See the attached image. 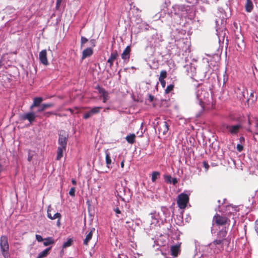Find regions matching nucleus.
I'll use <instances>...</instances> for the list:
<instances>
[{
	"label": "nucleus",
	"instance_id": "6e6552de",
	"mask_svg": "<svg viewBox=\"0 0 258 258\" xmlns=\"http://www.w3.org/2000/svg\"><path fill=\"white\" fill-rule=\"evenodd\" d=\"M163 40L162 36L160 34L155 33L153 34L150 40V45L152 46H156Z\"/></svg>",
	"mask_w": 258,
	"mask_h": 258
},
{
	"label": "nucleus",
	"instance_id": "864d4df0",
	"mask_svg": "<svg viewBox=\"0 0 258 258\" xmlns=\"http://www.w3.org/2000/svg\"><path fill=\"white\" fill-rule=\"evenodd\" d=\"M171 183H173V185H175L177 183V178H172Z\"/></svg>",
	"mask_w": 258,
	"mask_h": 258
},
{
	"label": "nucleus",
	"instance_id": "bb28decb",
	"mask_svg": "<svg viewBox=\"0 0 258 258\" xmlns=\"http://www.w3.org/2000/svg\"><path fill=\"white\" fill-rule=\"evenodd\" d=\"M136 135L134 134H130L127 135L125 139L126 141L130 144H133L135 142Z\"/></svg>",
	"mask_w": 258,
	"mask_h": 258
},
{
	"label": "nucleus",
	"instance_id": "c9c22d12",
	"mask_svg": "<svg viewBox=\"0 0 258 258\" xmlns=\"http://www.w3.org/2000/svg\"><path fill=\"white\" fill-rule=\"evenodd\" d=\"M166 72L165 71H162L160 72V76L159 78V80H164V79L166 77Z\"/></svg>",
	"mask_w": 258,
	"mask_h": 258
},
{
	"label": "nucleus",
	"instance_id": "e2e57ef3",
	"mask_svg": "<svg viewBox=\"0 0 258 258\" xmlns=\"http://www.w3.org/2000/svg\"><path fill=\"white\" fill-rule=\"evenodd\" d=\"M60 224V219H58L57 221V225L58 226H59Z\"/></svg>",
	"mask_w": 258,
	"mask_h": 258
},
{
	"label": "nucleus",
	"instance_id": "052dcab7",
	"mask_svg": "<svg viewBox=\"0 0 258 258\" xmlns=\"http://www.w3.org/2000/svg\"><path fill=\"white\" fill-rule=\"evenodd\" d=\"M47 217L48 218H49L50 219H52V215H51V213H47Z\"/></svg>",
	"mask_w": 258,
	"mask_h": 258
},
{
	"label": "nucleus",
	"instance_id": "4468645a",
	"mask_svg": "<svg viewBox=\"0 0 258 258\" xmlns=\"http://www.w3.org/2000/svg\"><path fill=\"white\" fill-rule=\"evenodd\" d=\"M43 100V98L41 97H35L33 98V101L32 104L30 106V109H32L35 107H40V104Z\"/></svg>",
	"mask_w": 258,
	"mask_h": 258
},
{
	"label": "nucleus",
	"instance_id": "aec40b11",
	"mask_svg": "<svg viewBox=\"0 0 258 258\" xmlns=\"http://www.w3.org/2000/svg\"><path fill=\"white\" fill-rule=\"evenodd\" d=\"M94 231H95V228H93L90 230L89 233L86 235V236L83 241V244L84 245H87L88 244V242L92 238L93 232Z\"/></svg>",
	"mask_w": 258,
	"mask_h": 258
},
{
	"label": "nucleus",
	"instance_id": "393cba45",
	"mask_svg": "<svg viewBox=\"0 0 258 258\" xmlns=\"http://www.w3.org/2000/svg\"><path fill=\"white\" fill-rule=\"evenodd\" d=\"M50 249L51 247L46 248L45 249H44V250H43L38 254L37 258H43L46 256L48 254L49 251L50 250Z\"/></svg>",
	"mask_w": 258,
	"mask_h": 258
},
{
	"label": "nucleus",
	"instance_id": "cd10ccee",
	"mask_svg": "<svg viewBox=\"0 0 258 258\" xmlns=\"http://www.w3.org/2000/svg\"><path fill=\"white\" fill-rule=\"evenodd\" d=\"M53 239L51 237L45 238L43 240V245L45 246L54 243Z\"/></svg>",
	"mask_w": 258,
	"mask_h": 258
},
{
	"label": "nucleus",
	"instance_id": "680f3d73",
	"mask_svg": "<svg viewBox=\"0 0 258 258\" xmlns=\"http://www.w3.org/2000/svg\"><path fill=\"white\" fill-rule=\"evenodd\" d=\"M141 223V221L140 220H138L136 222V224L137 225H140Z\"/></svg>",
	"mask_w": 258,
	"mask_h": 258
},
{
	"label": "nucleus",
	"instance_id": "f03ea898",
	"mask_svg": "<svg viewBox=\"0 0 258 258\" xmlns=\"http://www.w3.org/2000/svg\"><path fill=\"white\" fill-rule=\"evenodd\" d=\"M189 202L188 195L181 193L178 196L177 199V204L178 207L181 209H184L187 206V204Z\"/></svg>",
	"mask_w": 258,
	"mask_h": 258
},
{
	"label": "nucleus",
	"instance_id": "f704fd0d",
	"mask_svg": "<svg viewBox=\"0 0 258 258\" xmlns=\"http://www.w3.org/2000/svg\"><path fill=\"white\" fill-rule=\"evenodd\" d=\"M216 31H217V35L219 38V41H220L221 40L220 38L224 37L225 33V32H223V31H222L220 32V31L218 29H216Z\"/></svg>",
	"mask_w": 258,
	"mask_h": 258
},
{
	"label": "nucleus",
	"instance_id": "0eeeda50",
	"mask_svg": "<svg viewBox=\"0 0 258 258\" xmlns=\"http://www.w3.org/2000/svg\"><path fill=\"white\" fill-rule=\"evenodd\" d=\"M184 68L187 75L190 76L191 78H193V77L196 74V67L195 64L192 63H189L185 65Z\"/></svg>",
	"mask_w": 258,
	"mask_h": 258
},
{
	"label": "nucleus",
	"instance_id": "5fc2aeb1",
	"mask_svg": "<svg viewBox=\"0 0 258 258\" xmlns=\"http://www.w3.org/2000/svg\"><path fill=\"white\" fill-rule=\"evenodd\" d=\"M254 228L256 232H258V220H256L255 222Z\"/></svg>",
	"mask_w": 258,
	"mask_h": 258
},
{
	"label": "nucleus",
	"instance_id": "39448f33",
	"mask_svg": "<svg viewBox=\"0 0 258 258\" xmlns=\"http://www.w3.org/2000/svg\"><path fill=\"white\" fill-rule=\"evenodd\" d=\"M151 218V227H153L156 226L160 221L162 222V218L159 215V211L157 212L156 211L151 212L150 214Z\"/></svg>",
	"mask_w": 258,
	"mask_h": 258
},
{
	"label": "nucleus",
	"instance_id": "3c124183",
	"mask_svg": "<svg viewBox=\"0 0 258 258\" xmlns=\"http://www.w3.org/2000/svg\"><path fill=\"white\" fill-rule=\"evenodd\" d=\"M50 114H54V115H56V114L55 112H53V111L47 112H45V113H44V115H45V116H46V117L49 116V115H50Z\"/></svg>",
	"mask_w": 258,
	"mask_h": 258
},
{
	"label": "nucleus",
	"instance_id": "b1692460",
	"mask_svg": "<svg viewBox=\"0 0 258 258\" xmlns=\"http://www.w3.org/2000/svg\"><path fill=\"white\" fill-rule=\"evenodd\" d=\"M185 42L184 41V40H180L178 42V43L177 45L179 46V47L180 49H182V51H184L185 52H186L187 50H188L189 48V45L188 44H185V45L182 46L181 45L183 44H184Z\"/></svg>",
	"mask_w": 258,
	"mask_h": 258
},
{
	"label": "nucleus",
	"instance_id": "72a5a7b5",
	"mask_svg": "<svg viewBox=\"0 0 258 258\" xmlns=\"http://www.w3.org/2000/svg\"><path fill=\"white\" fill-rule=\"evenodd\" d=\"M164 179L165 181L167 183H171V176L170 175H164Z\"/></svg>",
	"mask_w": 258,
	"mask_h": 258
},
{
	"label": "nucleus",
	"instance_id": "dca6fc26",
	"mask_svg": "<svg viewBox=\"0 0 258 258\" xmlns=\"http://www.w3.org/2000/svg\"><path fill=\"white\" fill-rule=\"evenodd\" d=\"M180 244H178L171 246L170 250L172 255L176 256L178 255L180 251Z\"/></svg>",
	"mask_w": 258,
	"mask_h": 258
},
{
	"label": "nucleus",
	"instance_id": "13d9d810",
	"mask_svg": "<svg viewBox=\"0 0 258 258\" xmlns=\"http://www.w3.org/2000/svg\"><path fill=\"white\" fill-rule=\"evenodd\" d=\"M154 96H153V95H152L150 94V95H149V99H149V101H150V102H152V101H153V99H154Z\"/></svg>",
	"mask_w": 258,
	"mask_h": 258
},
{
	"label": "nucleus",
	"instance_id": "f3484780",
	"mask_svg": "<svg viewBox=\"0 0 258 258\" xmlns=\"http://www.w3.org/2000/svg\"><path fill=\"white\" fill-rule=\"evenodd\" d=\"M93 54V50L91 48H87L82 52V59H84L87 57L91 56Z\"/></svg>",
	"mask_w": 258,
	"mask_h": 258
},
{
	"label": "nucleus",
	"instance_id": "ddd939ff",
	"mask_svg": "<svg viewBox=\"0 0 258 258\" xmlns=\"http://www.w3.org/2000/svg\"><path fill=\"white\" fill-rule=\"evenodd\" d=\"M131 47L127 46L121 54V58L124 62L128 61L130 57Z\"/></svg>",
	"mask_w": 258,
	"mask_h": 258
},
{
	"label": "nucleus",
	"instance_id": "20e7f679",
	"mask_svg": "<svg viewBox=\"0 0 258 258\" xmlns=\"http://www.w3.org/2000/svg\"><path fill=\"white\" fill-rule=\"evenodd\" d=\"M223 127L225 128L228 133L232 135H236L238 133L239 130L241 128L242 125L240 124L235 125L224 124Z\"/></svg>",
	"mask_w": 258,
	"mask_h": 258
},
{
	"label": "nucleus",
	"instance_id": "58836bf2",
	"mask_svg": "<svg viewBox=\"0 0 258 258\" xmlns=\"http://www.w3.org/2000/svg\"><path fill=\"white\" fill-rule=\"evenodd\" d=\"M61 215L59 213H55L53 216H52V219L51 220H54L55 219H61Z\"/></svg>",
	"mask_w": 258,
	"mask_h": 258
},
{
	"label": "nucleus",
	"instance_id": "423d86ee",
	"mask_svg": "<svg viewBox=\"0 0 258 258\" xmlns=\"http://www.w3.org/2000/svg\"><path fill=\"white\" fill-rule=\"evenodd\" d=\"M0 246L1 250L3 252V254L5 257L6 253L9 250V244L7 236L3 235L1 236Z\"/></svg>",
	"mask_w": 258,
	"mask_h": 258
},
{
	"label": "nucleus",
	"instance_id": "1a4fd4ad",
	"mask_svg": "<svg viewBox=\"0 0 258 258\" xmlns=\"http://www.w3.org/2000/svg\"><path fill=\"white\" fill-rule=\"evenodd\" d=\"M163 218L162 219V223L168 220L171 217V212L170 209L166 207H162L160 209Z\"/></svg>",
	"mask_w": 258,
	"mask_h": 258
},
{
	"label": "nucleus",
	"instance_id": "bf43d9fd",
	"mask_svg": "<svg viewBox=\"0 0 258 258\" xmlns=\"http://www.w3.org/2000/svg\"><path fill=\"white\" fill-rule=\"evenodd\" d=\"M52 210V209L51 206H49L47 208V213H50Z\"/></svg>",
	"mask_w": 258,
	"mask_h": 258
},
{
	"label": "nucleus",
	"instance_id": "de8ad7c7",
	"mask_svg": "<svg viewBox=\"0 0 258 258\" xmlns=\"http://www.w3.org/2000/svg\"><path fill=\"white\" fill-rule=\"evenodd\" d=\"M35 237H36V239L38 242H42L44 240V239L42 238V237L40 235L36 234Z\"/></svg>",
	"mask_w": 258,
	"mask_h": 258
},
{
	"label": "nucleus",
	"instance_id": "9b49d317",
	"mask_svg": "<svg viewBox=\"0 0 258 258\" xmlns=\"http://www.w3.org/2000/svg\"><path fill=\"white\" fill-rule=\"evenodd\" d=\"M39 60L43 64L47 66L48 64L47 58V52L45 49L41 50L39 54Z\"/></svg>",
	"mask_w": 258,
	"mask_h": 258
},
{
	"label": "nucleus",
	"instance_id": "473e14b6",
	"mask_svg": "<svg viewBox=\"0 0 258 258\" xmlns=\"http://www.w3.org/2000/svg\"><path fill=\"white\" fill-rule=\"evenodd\" d=\"M73 242V240L72 238L69 239L67 241L64 242L62 245L63 248H66L70 246Z\"/></svg>",
	"mask_w": 258,
	"mask_h": 258
},
{
	"label": "nucleus",
	"instance_id": "e433bc0d",
	"mask_svg": "<svg viewBox=\"0 0 258 258\" xmlns=\"http://www.w3.org/2000/svg\"><path fill=\"white\" fill-rule=\"evenodd\" d=\"M211 249V252L213 253H218V252L220 250L221 248L219 247L218 246H214L213 248L210 247Z\"/></svg>",
	"mask_w": 258,
	"mask_h": 258
},
{
	"label": "nucleus",
	"instance_id": "8fccbe9b",
	"mask_svg": "<svg viewBox=\"0 0 258 258\" xmlns=\"http://www.w3.org/2000/svg\"><path fill=\"white\" fill-rule=\"evenodd\" d=\"M203 165L205 167L206 170H207L209 168V165L208 163L206 161H204L203 162Z\"/></svg>",
	"mask_w": 258,
	"mask_h": 258
},
{
	"label": "nucleus",
	"instance_id": "c03bdc74",
	"mask_svg": "<svg viewBox=\"0 0 258 258\" xmlns=\"http://www.w3.org/2000/svg\"><path fill=\"white\" fill-rule=\"evenodd\" d=\"M92 114L91 113H90V110L85 112V114H84V119H88V118L90 117L91 116H92Z\"/></svg>",
	"mask_w": 258,
	"mask_h": 258
},
{
	"label": "nucleus",
	"instance_id": "4c0bfd02",
	"mask_svg": "<svg viewBox=\"0 0 258 258\" xmlns=\"http://www.w3.org/2000/svg\"><path fill=\"white\" fill-rule=\"evenodd\" d=\"M103 97V102L105 103L109 99V97L108 92H106L102 95Z\"/></svg>",
	"mask_w": 258,
	"mask_h": 258
},
{
	"label": "nucleus",
	"instance_id": "79ce46f5",
	"mask_svg": "<svg viewBox=\"0 0 258 258\" xmlns=\"http://www.w3.org/2000/svg\"><path fill=\"white\" fill-rule=\"evenodd\" d=\"M252 134L254 140L258 143V130H256Z\"/></svg>",
	"mask_w": 258,
	"mask_h": 258
},
{
	"label": "nucleus",
	"instance_id": "412c9836",
	"mask_svg": "<svg viewBox=\"0 0 258 258\" xmlns=\"http://www.w3.org/2000/svg\"><path fill=\"white\" fill-rule=\"evenodd\" d=\"M53 103H44L41 104L37 110V112H41L48 108L53 106Z\"/></svg>",
	"mask_w": 258,
	"mask_h": 258
},
{
	"label": "nucleus",
	"instance_id": "4be33fe9",
	"mask_svg": "<svg viewBox=\"0 0 258 258\" xmlns=\"http://www.w3.org/2000/svg\"><path fill=\"white\" fill-rule=\"evenodd\" d=\"M66 148L58 147L57 150L56 160H59L63 156V153L66 151Z\"/></svg>",
	"mask_w": 258,
	"mask_h": 258
},
{
	"label": "nucleus",
	"instance_id": "a18cd8bd",
	"mask_svg": "<svg viewBox=\"0 0 258 258\" xmlns=\"http://www.w3.org/2000/svg\"><path fill=\"white\" fill-rule=\"evenodd\" d=\"M75 188L74 187H72L69 191V195L72 197H74L75 195Z\"/></svg>",
	"mask_w": 258,
	"mask_h": 258
},
{
	"label": "nucleus",
	"instance_id": "2eb2a0df",
	"mask_svg": "<svg viewBox=\"0 0 258 258\" xmlns=\"http://www.w3.org/2000/svg\"><path fill=\"white\" fill-rule=\"evenodd\" d=\"M169 130L168 123L166 121H164L161 123L159 126V131L162 133L163 135H166Z\"/></svg>",
	"mask_w": 258,
	"mask_h": 258
},
{
	"label": "nucleus",
	"instance_id": "49530a36",
	"mask_svg": "<svg viewBox=\"0 0 258 258\" xmlns=\"http://www.w3.org/2000/svg\"><path fill=\"white\" fill-rule=\"evenodd\" d=\"M88 41V39L86 38L85 37L82 36L81 38V46H82L83 44H84L85 43H86Z\"/></svg>",
	"mask_w": 258,
	"mask_h": 258
},
{
	"label": "nucleus",
	"instance_id": "5701e85b",
	"mask_svg": "<svg viewBox=\"0 0 258 258\" xmlns=\"http://www.w3.org/2000/svg\"><path fill=\"white\" fill-rule=\"evenodd\" d=\"M117 55V52H112L111 53L109 58L107 60V62L109 63L110 67L113 64V62L116 59Z\"/></svg>",
	"mask_w": 258,
	"mask_h": 258
},
{
	"label": "nucleus",
	"instance_id": "0e129e2a",
	"mask_svg": "<svg viewBox=\"0 0 258 258\" xmlns=\"http://www.w3.org/2000/svg\"><path fill=\"white\" fill-rule=\"evenodd\" d=\"M120 166L121 168L124 167V160H123L120 163Z\"/></svg>",
	"mask_w": 258,
	"mask_h": 258
},
{
	"label": "nucleus",
	"instance_id": "f8f14e48",
	"mask_svg": "<svg viewBox=\"0 0 258 258\" xmlns=\"http://www.w3.org/2000/svg\"><path fill=\"white\" fill-rule=\"evenodd\" d=\"M36 115L34 112H29L26 113L22 116V118L24 120H28L30 123L34 121Z\"/></svg>",
	"mask_w": 258,
	"mask_h": 258
},
{
	"label": "nucleus",
	"instance_id": "c85d7f7f",
	"mask_svg": "<svg viewBox=\"0 0 258 258\" xmlns=\"http://www.w3.org/2000/svg\"><path fill=\"white\" fill-rule=\"evenodd\" d=\"M105 162L108 168H109L111 164V159L110 157L109 153L107 151L105 152Z\"/></svg>",
	"mask_w": 258,
	"mask_h": 258
},
{
	"label": "nucleus",
	"instance_id": "6ab92c4d",
	"mask_svg": "<svg viewBox=\"0 0 258 258\" xmlns=\"http://www.w3.org/2000/svg\"><path fill=\"white\" fill-rule=\"evenodd\" d=\"M253 9V5L251 0H246L245 5V11L250 13L251 12Z\"/></svg>",
	"mask_w": 258,
	"mask_h": 258
},
{
	"label": "nucleus",
	"instance_id": "c756f323",
	"mask_svg": "<svg viewBox=\"0 0 258 258\" xmlns=\"http://www.w3.org/2000/svg\"><path fill=\"white\" fill-rule=\"evenodd\" d=\"M101 108L102 107H94L90 110V111L92 115H93L94 114L99 113Z\"/></svg>",
	"mask_w": 258,
	"mask_h": 258
},
{
	"label": "nucleus",
	"instance_id": "f257e3e1",
	"mask_svg": "<svg viewBox=\"0 0 258 258\" xmlns=\"http://www.w3.org/2000/svg\"><path fill=\"white\" fill-rule=\"evenodd\" d=\"M196 97L198 103L201 107V110L205 109L206 104L209 102L210 94L206 90L203 88H199L196 92Z\"/></svg>",
	"mask_w": 258,
	"mask_h": 258
},
{
	"label": "nucleus",
	"instance_id": "4d7b16f0",
	"mask_svg": "<svg viewBox=\"0 0 258 258\" xmlns=\"http://www.w3.org/2000/svg\"><path fill=\"white\" fill-rule=\"evenodd\" d=\"M159 81H160L162 87H165V85H166L165 81L164 80H159Z\"/></svg>",
	"mask_w": 258,
	"mask_h": 258
},
{
	"label": "nucleus",
	"instance_id": "9d476101",
	"mask_svg": "<svg viewBox=\"0 0 258 258\" xmlns=\"http://www.w3.org/2000/svg\"><path fill=\"white\" fill-rule=\"evenodd\" d=\"M214 220L217 225H223L227 222L228 219L225 217H222L216 214L214 217Z\"/></svg>",
	"mask_w": 258,
	"mask_h": 258
},
{
	"label": "nucleus",
	"instance_id": "a211bd4d",
	"mask_svg": "<svg viewBox=\"0 0 258 258\" xmlns=\"http://www.w3.org/2000/svg\"><path fill=\"white\" fill-rule=\"evenodd\" d=\"M223 239H216L209 244V247L213 248L214 246H218L219 247L222 248L223 247Z\"/></svg>",
	"mask_w": 258,
	"mask_h": 258
},
{
	"label": "nucleus",
	"instance_id": "2f4dec72",
	"mask_svg": "<svg viewBox=\"0 0 258 258\" xmlns=\"http://www.w3.org/2000/svg\"><path fill=\"white\" fill-rule=\"evenodd\" d=\"M160 175V173L158 171H154L152 174L151 180L152 182H155L158 178V176Z\"/></svg>",
	"mask_w": 258,
	"mask_h": 258
},
{
	"label": "nucleus",
	"instance_id": "a878e982",
	"mask_svg": "<svg viewBox=\"0 0 258 258\" xmlns=\"http://www.w3.org/2000/svg\"><path fill=\"white\" fill-rule=\"evenodd\" d=\"M227 235V230L226 228L225 227L220 230L218 233V237L221 239L224 240V238L226 237Z\"/></svg>",
	"mask_w": 258,
	"mask_h": 258
},
{
	"label": "nucleus",
	"instance_id": "37998d69",
	"mask_svg": "<svg viewBox=\"0 0 258 258\" xmlns=\"http://www.w3.org/2000/svg\"><path fill=\"white\" fill-rule=\"evenodd\" d=\"M92 114L91 113H90V110L85 112V114H84V119H88V118L90 117L91 116H92Z\"/></svg>",
	"mask_w": 258,
	"mask_h": 258
},
{
	"label": "nucleus",
	"instance_id": "774afa93",
	"mask_svg": "<svg viewBox=\"0 0 258 258\" xmlns=\"http://www.w3.org/2000/svg\"><path fill=\"white\" fill-rule=\"evenodd\" d=\"M255 127L256 128H258V122H255Z\"/></svg>",
	"mask_w": 258,
	"mask_h": 258
},
{
	"label": "nucleus",
	"instance_id": "7c9ffc66",
	"mask_svg": "<svg viewBox=\"0 0 258 258\" xmlns=\"http://www.w3.org/2000/svg\"><path fill=\"white\" fill-rule=\"evenodd\" d=\"M113 211H114L115 215L117 218L120 219H122L123 218L121 212L118 207L114 208Z\"/></svg>",
	"mask_w": 258,
	"mask_h": 258
},
{
	"label": "nucleus",
	"instance_id": "7ed1b4c3",
	"mask_svg": "<svg viewBox=\"0 0 258 258\" xmlns=\"http://www.w3.org/2000/svg\"><path fill=\"white\" fill-rule=\"evenodd\" d=\"M58 136V147L67 148V141L69 137L68 134L65 131L61 130L59 132Z\"/></svg>",
	"mask_w": 258,
	"mask_h": 258
},
{
	"label": "nucleus",
	"instance_id": "a19ab883",
	"mask_svg": "<svg viewBox=\"0 0 258 258\" xmlns=\"http://www.w3.org/2000/svg\"><path fill=\"white\" fill-rule=\"evenodd\" d=\"M96 89H97V90L98 91L99 93L101 94V95H102L103 94H104L105 93L107 92L104 89L99 87V86H98Z\"/></svg>",
	"mask_w": 258,
	"mask_h": 258
},
{
	"label": "nucleus",
	"instance_id": "ea45409f",
	"mask_svg": "<svg viewBox=\"0 0 258 258\" xmlns=\"http://www.w3.org/2000/svg\"><path fill=\"white\" fill-rule=\"evenodd\" d=\"M174 86L173 85H168L165 89L166 93H169L171 91H172L173 89Z\"/></svg>",
	"mask_w": 258,
	"mask_h": 258
},
{
	"label": "nucleus",
	"instance_id": "6e6d98bb",
	"mask_svg": "<svg viewBox=\"0 0 258 258\" xmlns=\"http://www.w3.org/2000/svg\"><path fill=\"white\" fill-rule=\"evenodd\" d=\"M61 3V2H60V1H56V9H59Z\"/></svg>",
	"mask_w": 258,
	"mask_h": 258
},
{
	"label": "nucleus",
	"instance_id": "338daca9",
	"mask_svg": "<svg viewBox=\"0 0 258 258\" xmlns=\"http://www.w3.org/2000/svg\"><path fill=\"white\" fill-rule=\"evenodd\" d=\"M246 130L247 131H248V132H249L250 133H252L249 127L246 128Z\"/></svg>",
	"mask_w": 258,
	"mask_h": 258
},
{
	"label": "nucleus",
	"instance_id": "09e8293b",
	"mask_svg": "<svg viewBox=\"0 0 258 258\" xmlns=\"http://www.w3.org/2000/svg\"><path fill=\"white\" fill-rule=\"evenodd\" d=\"M236 149L238 151L241 152L243 150V146L241 144H237Z\"/></svg>",
	"mask_w": 258,
	"mask_h": 258
},
{
	"label": "nucleus",
	"instance_id": "69168bd1",
	"mask_svg": "<svg viewBox=\"0 0 258 258\" xmlns=\"http://www.w3.org/2000/svg\"><path fill=\"white\" fill-rule=\"evenodd\" d=\"M72 182L73 184H74V185H76L77 183L76 180L74 179L72 180Z\"/></svg>",
	"mask_w": 258,
	"mask_h": 258
},
{
	"label": "nucleus",
	"instance_id": "603ef678",
	"mask_svg": "<svg viewBox=\"0 0 258 258\" xmlns=\"http://www.w3.org/2000/svg\"><path fill=\"white\" fill-rule=\"evenodd\" d=\"M90 42L92 47L95 46L96 45V41L94 39H92L90 40Z\"/></svg>",
	"mask_w": 258,
	"mask_h": 258
}]
</instances>
